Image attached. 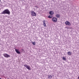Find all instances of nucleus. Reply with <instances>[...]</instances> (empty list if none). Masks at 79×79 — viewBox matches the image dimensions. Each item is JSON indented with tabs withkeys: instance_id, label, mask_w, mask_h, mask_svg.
Listing matches in <instances>:
<instances>
[{
	"instance_id": "1",
	"label": "nucleus",
	"mask_w": 79,
	"mask_h": 79,
	"mask_svg": "<svg viewBox=\"0 0 79 79\" xmlns=\"http://www.w3.org/2000/svg\"><path fill=\"white\" fill-rule=\"evenodd\" d=\"M1 14L4 15L7 14L10 15V11L8 9H6L2 12Z\"/></svg>"
},
{
	"instance_id": "2",
	"label": "nucleus",
	"mask_w": 79,
	"mask_h": 79,
	"mask_svg": "<svg viewBox=\"0 0 79 79\" xmlns=\"http://www.w3.org/2000/svg\"><path fill=\"white\" fill-rule=\"evenodd\" d=\"M23 66H24V67L27 68V69L28 70H31V67H30V66L26 64H24Z\"/></svg>"
},
{
	"instance_id": "3",
	"label": "nucleus",
	"mask_w": 79,
	"mask_h": 79,
	"mask_svg": "<svg viewBox=\"0 0 79 79\" xmlns=\"http://www.w3.org/2000/svg\"><path fill=\"white\" fill-rule=\"evenodd\" d=\"M31 14L32 16H36V13L33 11H31Z\"/></svg>"
},
{
	"instance_id": "4",
	"label": "nucleus",
	"mask_w": 79,
	"mask_h": 79,
	"mask_svg": "<svg viewBox=\"0 0 79 79\" xmlns=\"http://www.w3.org/2000/svg\"><path fill=\"white\" fill-rule=\"evenodd\" d=\"M3 55L5 57H6V58H9V57H10V56L7 54H4Z\"/></svg>"
},
{
	"instance_id": "5",
	"label": "nucleus",
	"mask_w": 79,
	"mask_h": 79,
	"mask_svg": "<svg viewBox=\"0 0 79 79\" xmlns=\"http://www.w3.org/2000/svg\"><path fill=\"white\" fill-rule=\"evenodd\" d=\"M52 20L54 23H56V22H57V18L55 17H53L52 18Z\"/></svg>"
},
{
	"instance_id": "6",
	"label": "nucleus",
	"mask_w": 79,
	"mask_h": 79,
	"mask_svg": "<svg viewBox=\"0 0 79 79\" xmlns=\"http://www.w3.org/2000/svg\"><path fill=\"white\" fill-rule=\"evenodd\" d=\"M66 25H68V26H70L71 23L69 21H67L65 23Z\"/></svg>"
},
{
	"instance_id": "7",
	"label": "nucleus",
	"mask_w": 79,
	"mask_h": 79,
	"mask_svg": "<svg viewBox=\"0 0 79 79\" xmlns=\"http://www.w3.org/2000/svg\"><path fill=\"white\" fill-rule=\"evenodd\" d=\"M15 49L16 52V53H18V54H20L21 53V52H19V50H18V49H16V48H15Z\"/></svg>"
},
{
	"instance_id": "8",
	"label": "nucleus",
	"mask_w": 79,
	"mask_h": 79,
	"mask_svg": "<svg viewBox=\"0 0 79 79\" xmlns=\"http://www.w3.org/2000/svg\"><path fill=\"white\" fill-rule=\"evenodd\" d=\"M49 14L50 15H53L54 14V12H53V11H49Z\"/></svg>"
},
{
	"instance_id": "9",
	"label": "nucleus",
	"mask_w": 79,
	"mask_h": 79,
	"mask_svg": "<svg viewBox=\"0 0 79 79\" xmlns=\"http://www.w3.org/2000/svg\"><path fill=\"white\" fill-rule=\"evenodd\" d=\"M43 25L44 27H46V24H45V20H44L43 21Z\"/></svg>"
},
{
	"instance_id": "10",
	"label": "nucleus",
	"mask_w": 79,
	"mask_h": 79,
	"mask_svg": "<svg viewBox=\"0 0 79 79\" xmlns=\"http://www.w3.org/2000/svg\"><path fill=\"white\" fill-rule=\"evenodd\" d=\"M48 79H51L52 78V76L51 75H48Z\"/></svg>"
},
{
	"instance_id": "11",
	"label": "nucleus",
	"mask_w": 79,
	"mask_h": 79,
	"mask_svg": "<svg viewBox=\"0 0 79 79\" xmlns=\"http://www.w3.org/2000/svg\"><path fill=\"white\" fill-rule=\"evenodd\" d=\"M68 55H71V52H68Z\"/></svg>"
},
{
	"instance_id": "12",
	"label": "nucleus",
	"mask_w": 79,
	"mask_h": 79,
	"mask_svg": "<svg viewBox=\"0 0 79 79\" xmlns=\"http://www.w3.org/2000/svg\"><path fill=\"white\" fill-rule=\"evenodd\" d=\"M52 15H50L49 16H48V18H52Z\"/></svg>"
},
{
	"instance_id": "13",
	"label": "nucleus",
	"mask_w": 79,
	"mask_h": 79,
	"mask_svg": "<svg viewBox=\"0 0 79 79\" xmlns=\"http://www.w3.org/2000/svg\"><path fill=\"white\" fill-rule=\"evenodd\" d=\"M60 15H58V14H57L56 15V17H57V18H59L60 17Z\"/></svg>"
},
{
	"instance_id": "14",
	"label": "nucleus",
	"mask_w": 79,
	"mask_h": 79,
	"mask_svg": "<svg viewBox=\"0 0 79 79\" xmlns=\"http://www.w3.org/2000/svg\"><path fill=\"white\" fill-rule=\"evenodd\" d=\"M62 58L64 60H66V58L65 57H64Z\"/></svg>"
},
{
	"instance_id": "15",
	"label": "nucleus",
	"mask_w": 79,
	"mask_h": 79,
	"mask_svg": "<svg viewBox=\"0 0 79 79\" xmlns=\"http://www.w3.org/2000/svg\"><path fill=\"white\" fill-rule=\"evenodd\" d=\"M32 44H33V45H35V42H32Z\"/></svg>"
},
{
	"instance_id": "16",
	"label": "nucleus",
	"mask_w": 79,
	"mask_h": 79,
	"mask_svg": "<svg viewBox=\"0 0 79 79\" xmlns=\"http://www.w3.org/2000/svg\"><path fill=\"white\" fill-rule=\"evenodd\" d=\"M35 8H39V7H38V6H35Z\"/></svg>"
},
{
	"instance_id": "17",
	"label": "nucleus",
	"mask_w": 79,
	"mask_h": 79,
	"mask_svg": "<svg viewBox=\"0 0 79 79\" xmlns=\"http://www.w3.org/2000/svg\"><path fill=\"white\" fill-rule=\"evenodd\" d=\"M1 1V0H0V2Z\"/></svg>"
},
{
	"instance_id": "18",
	"label": "nucleus",
	"mask_w": 79,
	"mask_h": 79,
	"mask_svg": "<svg viewBox=\"0 0 79 79\" xmlns=\"http://www.w3.org/2000/svg\"><path fill=\"white\" fill-rule=\"evenodd\" d=\"M2 79V78H0V79Z\"/></svg>"
},
{
	"instance_id": "19",
	"label": "nucleus",
	"mask_w": 79,
	"mask_h": 79,
	"mask_svg": "<svg viewBox=\"0 0 79 79\" xmlns=\"http://www.w3.org/2000/svg\"><path fill=\"white\" fill-rule=\"evenodd\" d=\"M0 32H1V31H0Z\"/></svg>"
}]
</instances>
